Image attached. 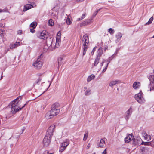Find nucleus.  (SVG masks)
Masks as SVG:
<instances>
[{
	"instance_id": "obj_1",
	"label": "nucleus",
	"mask_w": 154,
	"mask_h": 154,
	"mask_svg": "<svg viewBox=\"0 0 154 154\" xmlns=\"http://www.w3.org/2000/svg\"><path fill=\"white\" fill-rule=\"evenodd\" d=\"M21 99V96H19L16 99L11 102V105L10 106L11 108V112L13 114H14L20 110L21 109L23 108L25 106L28 104V102L27 101L26 102V104L21 108L19 107L18 106V103L19 101V99Z\"/></svg>"
},
{
	"instance_id": "obj_2",
	"label": "nucleus",
	"mask_w": 154,
	"mask_h": 154,
	"mask_svg": "<svg viewBox=\"0 0 154 154\" xmlns=\"http://www.w3.org/2000/svg\"><path fill=\"white\" fill-rule=\"evenodd\" d=\"M59 112L60 109L57 105L54 104L52 105L50 112L46 114V116L48 119H50L59 114Z\"/></svg>"
},
{
	"instance_id": "obj_3",
	"label": "nucleus",
	"mask_w": 154,
	"mask_h": 154,
	"mask_svg": "<svg viewBox=\"0 0 154 154\" xmlns=\"http://www.w3.org/2000/svg\"><path fill=\"white\" fill-rule=\"evenodd\" d=\"M89 42L88 36L87 34L84 35L83 36L82 40V43L83 45V55L84 56L86 54V52L87 50Z\"/></svg>"
},
{
	"instance_id": "obj_4",
	"label": "nucleus",
	"mask_w": 154,
	"mask_h": 154,
	"mask_svg": "<svg viewBox=\"0 0 154 154\" xmlns=\"http://www.w3.org/2000/svg\"><path fill=\"white\" fill-rule=\"evenodd\" d=\"M54 44L55 42H53V40L50 38L47 40L46 44L44 45V49L45 51L48 49L53 50L57 48L55 47Z\"/></svg>"
},
{
	"instance_id": "obj_5",
	"label": "nucleus",
	"mask_w": 154,
	"mask_h": 154,
	"mask_svg": "<svg viewBox=\"0 0 154 154\" xmlns=\"http://www.w3.org/2000/svg\"><path fill=\"white\" fill-rule=\"evenodd\" d=\"M41 57H42V54H41L40 56H39L37 59L36 61L33 64V65L34 67L37 69H40L43 65V63L41 61Z\"/></svg>"
},
{
	"instance_id": "obj_6",
	"label": "nucleus",
	"mask_w": 154,
	"mask_h": 154,
	"mask_svg": "<svg viewBox=\"0 0 154 154\" xmlns=\"http://www.w3.org/2000/svg\"><path fill=\"white\" fill-rule=\"evenodd\" d=\"M135 98L136 100L140 103H143L145 102V100L143 97L141 93H139L136 94Z\"/></svg>"
},
{
	"instance_id": "obj_7",
	"label": "nucleus",
	"mask_w": 154,
	"mask_h": 154,
	"mask_svg": "<svg viewBox=\"0 0 154 154\" xmlns=\"http://www.w3.org/2000/svg\"><path fill=\"white\" fill-rule=\"evenodd\" d=\"M51 137H50L46 135L43 140V144L44 146L47 147L49 145L51 142Z\"/></svg>"
},
{
	"instance_id": "obj_8",
	"label": "nucleus",
	"mask_w": 154,
	"mask_h": 154,
	"mask_svg": "<svg viewBox=\"0 0 154 154\" xmlns=\"http://www.w3.org/2000/svg\"><path fill=\"white\" fill-rule=\"evenodd\" d=\"M55 128V126L54 125H51L48 128L46 135L52 137L53 135V133L54 131Z\"/></svg>"
},
{
	"instance_id": "obj_9",
	"label": "nucleus",
	"mask_w": 154,
	"mask_h": 154,
	"mask_svg": "<svg viewBox=\"0 0 154 154\" xmlns=\"http://www.w3.org/2000/svg\"><path fill=\"white\" fill-rule=\"evenodd\" d=\"M61 33L60 31L58 32L56 38V42L55 47L58 48L60 44Z\"/></svg>"
},
{
	"instance_id": "obj_10",
	"label": "nucleus",
	"mask_w": 154,
	"mask_h": 154,
	"mask_svg": "<svg viewBox=\"0 0 154 154\" xmlns=\"http://www.w3.org/2000/svg\"><path fill=\"white\" fill-rule=\"evenodd\" d=\"M133 112V109L130 107L125 112V118L126 120H128L130 117Z\"/></svg>"
},
{
	"instance_id": "obj_11",
	"label": "nucleus",
	"mask_w": 154,
	"mask_h": 154,
	"mask_svg": "<svg viewBox=\"0 0 154 154\" xmlns=\"http://www.w3.org/2000/svg\"><path fill=\"white\" fill-rule=\"evenodd\" d=\"M38 37L41 39H47L48 38L47 33L45 31H43L40 33V35L38 36Z\"/></svg>"
},
{
	"instance_id": "obj_12",
	"label": "nucleus",
	"mask_w": 154,
	"mask_h": 154,
	"mask_svg": "<svg viewBox=\"0 0 154 154\" xmlns=\"http://www.w3.org/2000/svg\"><path fill=\"white\" fill-rule=\"evenodd\" d=\"M142 137L146 140H150L151 139V136L147 134L146 132L144 131H143L142 132Z\"/></svg>"
},
{
	"instance_id": "obj_13",
	"label": "nucleus",
	"mask_w": 154,
	"mask_h": 154,
	"mask_svg": "<svg viewBox=\"0 0 154 154\" xmlns=\"http://www.w3.org/2000/svg\"><path fill=\"white\" fill-rule=\"evenodd\" d=\"M97 52L98 53V55L97 56V65L98 63V61L99 59L98 58V57H100L103 54V49L101 47L99 48L98 49Z\"/></svg>"
},
{
	"instance_id": "obj_14",
	"label": "nucleus",
	"mask_w": 154,
	"mask_h": 154,
	"mask_svg": "<svg viewBox=\"0 0 154 154\" xmlns=\"http://www.w3.org/2000/svg\"><path fill=\"white\" fill-rule=\"evenodd\" d=\"M20 45V42H16L14 44H11L10 45V48L11 49H14Z\"/></svg>"
},
{
	"instance_id": "obj_15",
	"label": "nucleus",
	"mask_w": 154,
	"mask_h": 154,
	"mask_svg": "<svg viewBox=\"0 0 154 154\" xmlns=\"http://www.w3.org/2000/svg\"><path fill=\"white\" fill-rule=\"evenodd\" d=\"M33 7V6L30 4H27L24 6L23 11L25 12L27 10L30 9Z\"/></svg>"
},
{
	"instance_id": "obj_16",
	"label": "nucleus",
	"mask_w": 154,
	"mask_h": 154,
	"mask_svg": "<svg viewBox=\"0 0 154 154\" xmlns=\"http://www.w3.org/2000/svg\"><path fill=\"white\" fill-rule=\"evenodd\" d=\"M133 137L132 135L129 134L127 136L125 139V142L126 143L129 142L131 140L133 139Z\"/></svg>"
},
{
	"instance_id": "obj_17",
	"label": "nucleus",
	"mask_w": 154,
	"mask_h": 154,
	"mask_svg": "<svg viewBox=\"0 0 154 154\" xmlns=\"http://www.w3.org/2000/svg\"><path fill=\"white\" fill-rule=\"evenodd\" d=\"M121 82L119 80H113L110 82L109 83V86L112 87L115 85Z\"/></svg>"
},
{
	"instance_id": "obj_18",
	"label": "nucleus",
	"mask_w": 154,
	"mask_h": 154,
	"mask_svg": "<svg viewBox=\"0 0 154 154\" xmlns=\"http://www.w3.org/2000/svg\"><path fill=\"white\" fill-rule=\"evenodd\" d=\"M91 21V20L90 19L86 20L81 23L80 26L82 27L86 26L89 24L90 23Z\"/></svg>"
},
{
	"instance_id": "obj_19",
	"label": "nucleus",
	"mask_w": 154,
	"mask_h": 154,
	"mask_svg": "<svg viewBox=\"0 0 154 154\" xmlns=\"http://www.w3.org/2000/svg\"><path fill=\"white\" fill-rule=\"evenodd\" d=\"M149 150V148L146 147H140V150L143 153H145L147 152Z\"/></svg>"
},
{
	"instance_id": "obj_20",
	"label": "nucleus",
	"mask_w": 154,
	"mask_h": 154,
	"mask_svg": "<svg viewBox=\"0 0 154 154\" xmlns=\"http://www.w3.org/2000/svg\"><path fill=\"white\" fill-rule=\"evenodd\" d=\"M105 143L104 140L101 139L99 142V143L97 145V146L98 147H102L104 146Z\"/></svg>"
},
{
	"instance_id": "obj_21",
	"label": "nucleus",
	"mask_w": 154,
	"mask_h": 154,
	"mask_svg": "<svg viewBox=\"0 0 154 154\" xmlns=\"http://www.w3.org/2000/svg\"><path fill=\"white\" fill-rule=\"evenodd\" d=\"M69 141L68 140H66L63 143H61V145L62 146H64V148H66L69 145Z\"/></svg>"
},
{
	"instance_id": "obj_22",
	"label": "nucleus",
	"mask_w": 154,
	"mask_h": 154,
	"mask_svg": "<svg viewBox=\"0 0 154 154\" xmlns=\"http://www.w3.org/2000/svg\"><path fill=\"white\" fill-rule=\"evenodd\" d=\"M140 86V83L139 82H135L133 84V87L135 89L138 88Z\"/></svg>"
},
{
	"instance_id": "obj_23",
	"label": "nucleus",
	"mask_w": 154,
	"mask_h": 154,
	"mask_svg": "<svg viewBox=\"0 0 154 154\" xmlns=\"http://www.w3.org/2000/svg\"><path fill=\"white\" fill-rule=\"evenodd\" d=\"M37 25V22L35 21H34L31 23L30 25V27H32L33 28H35Z\"/></svg>"
},
{
	"instance_id": "obj_24",
	"label": "nucleus",
	"mask_w": 154,
	"mask_h": 154,
	"mask_svg": "<svg viewBox=\"0 0 154 154\" xmlns=\"http://www.w3.org/2000/svg\"><path fill=\"white\" fill-rule=\"evenodd\" d=\"M122 34L119 32H118L117 35H116V38L117 39V41H119L120 39H121V38L122 37Z\"/></svg>"
},
{
	"instance_id": "obj_25",
	"label": "nucleus",
	"mask_w": 154,
	"mask_h": 154,
	"mask_svg": "<svg viewBox=\"0 0 154 154\" xmlns=\"http://www.w3.org/2000/svg\"><path fill=\"white\" fill-rule=\"evenodd\" d=\"M153 19L154 18L153 16L151 17L149 19L148 21L145 23V25H149L151 24L152 22V21L153 20Z\"/></svg>"
},
{
	"instance_id": "obj_26",
	"label": "nucleus",
	"mask_w": 154,
	"mask_h": 154,
	"mask_svg": "<svg viewBox=\"0 0 154 154\" xmlns=\"http://www.w3.org/2000/svg\"><path fill=\"white\" fill-rule=\"evenodd\" d=\"M63 59L62 57H59L58 59V67L60 66L62 63V61Z\"/></svg>"
},
{
	"instance_id": "obj_27",
	"label": "nucleus",
	"mask_w": 154,
	"mask_h": 154,
	"mask_svg": "<svg viewBox=\"0 0 154 154\" xmlns=\"http://www.w3.org/2000/svg\"><path fill=\"white\" fill-rule=\"evenodd\" d=\"M48 23V25L51 26L54 25V24L53 20L51 19H50L49 20Z\"/></svg>"
},
{
	"instance_id": "obj_28",
	"label": "nucleus",
	"mask_w": 154,
	"mask_h": 154,
	"mask_svg": "<svg viewBox=\"0 0 154 154\" xmlns=\"http://www.w3.org/2000/svg\"><path fill=\"white\" fill-rule=\"evenodd\" d=\"M86 13H84L81 17V18H78L77 19V20L78 21H80V20H82L85 17V16L86 15Z\"/></svg>"
},
{
	"instance_id": "obj_29",
	"label": "nucleus",
	"mask_w": 154,
	"mask_h": 154,
	"mask_svg": "<svg viewBox=\"0 0 154 154\" xmlns=\"http://www.w3.org/2000/svg\"><path fill=\"white\" fill-rule=\"evenodd\" d=\"M88 132L87 131V132H86L85 133V134L84 135V138H83V140L84 141H85L87 138V137H88Z\"/></svg>"
},
{
	"instance_id": "obj_30",
	"label": "nucleus",
	"mask_w": 154,
	"mask_h": 154,
	"mask_svg": "<svg viewBox=\"0 0 154 154\" xmlns=\"http://www.w3.org/2000/svg\"><path fill=\"white\" fill-rule=\"evenodd\" d=\"M108 32L111 34H113L114 33L115 31L112 28H110L108 29Z\"/></svg>"
},
{
	"instance_id": "obj_31",
	"label": "nucleus",
	"mask_w": 154,
	"mask_h": 154,
	"mask_svg": "<svg viewBox=\"0 0 154 154\" xmlns=\"http://www.w3.org/2000/svg\"><path fill=\"white\" fill-rule=\"evenodd\" d=\"M42 79L40 78L38 79L35 82L34 84V85L36 84L39 85L40 84Z\"/></svg>"
},
{
	"instance_id": "obj_32",
	"label": "nucleus",
	"mask_w": 154,
	"mask_h": 154,
	"mask_svg": "<svg viewBox=\"0 0 154 154\" xmlns=\"http://www.w3.org/2000/svg\"><path fill=\"white\" fill-rule=\"evenodd\" d=\"M144 144L145 145L152 146V141L145 142L144 143Z\"/></svg>"
},
{
	"instance_id": "obj_33",
	"label": "nucleus",
	"mask_w": 154,
	"mask_h": 154,
	"mask_svg": "<svg viewBox=\"0 0 154 154\" xmlns=\"http://www.w3.org/2000/svg\"><path fill=\"white\" fill-rule=\"evenodd\" d=\"M91 93V90L89 89L87 90L85 92V95L86 96L89 95Z\"/></svg>"
},
{
	"instance_id": "obj_34",
	"label": "nucleus",
	"mask_w": 154,
	"mask_h": 154,
	"mask_svg": "<svg viewBox=\"0 0 154 154\" xmlns=\"http://www.w3.org/2000/svg\"><path fill=\"white\" fill-rule=\"evenodd\" d=\"M66 22L68 25H70L72 23L70 18L69 17H67V18Z\"/></svg>"
},
{
	"instance_id": "obj_35",
	"label": "nucleus",
	"mask_w": 154,
	"mask_h": 154,
	"mask_svg": "<svg viewBox=\"0 0 154 154\" xmlns=\"http://www.w3.org/2000/svg\"><path fill=\"white\" fill-rule=\"evenodd\" d=\"M149 79L150 81V84H151V83H153L154 82V78H149Z\"/></svg>"
},
{
	"instance_id": "obj_36",
	"label": "nucleus",
	"mask_w": 154,
	"mask_h": 154,
	"mask_svg": "<svg viewBox=\"0 0 154 154\" xmlns=\"http://www.w3.org/2000/svg\"><path fill=\"white\" fill-rule=\"evenodd\" d=\"M120 49V48H118L116 49V50L114 53L113 54H114V55L116 56V55L118 54L119 51Z\"/></svg>"
},
{
	"instance_id": "obj_37",
	"label": "nucleus",
	"mask_w": 154,
	"mask_h": 154,
	"mask_svg": "<svg viewBox=\"0 0 154 154\" xmlns=\"http://www.w3.org/2000/svg\"><path fill=\"white\" fill-rule=\"evenodd\" d=\"M65 148H64V146H62L61 145L60 148V150L61 152H62L65 149Z\"/></svg>"
},
{
	"instance_id": "obj_38",
	"label": "nucleus",
	"mask_w": 154,
	"mask_h": 154,
	"mask_svg": "<svg viewBox=\"0 0 154 154\" xmlns=\"http://www.w3.org/2000/svg\"><path fill=\"white\" fill-rule=\"evenodd\" d=\"M108 66V65H106V66H105V67L103 69V70H102V72H104L106 70Z\"/></svg>"
},
{
	"instance_id": "obj_39",
	"label": "nucleus",
	"mask_w": 154,
	"mask_h": 154,
	"mask_svg": "<svg viewBox=\"0 0 154 154\" xmlns=\"http://www.w3.org/2000/svg\"><path fill=\"white\" fill-rule=\"evenodd\" d=\"M35 29V28H32V29H30V32L32 33H34L35 32V30L34 29Z\"/></svg>"
},
{
	"instance_id": "obj_40",
	"label": "nucleus",
	"mask_w": 154,
	"mask_h": 154,
	"mask_svg": "<svg viewBox=\"0 0 154 154\" xmlns=\"http://www.w3.org/2000/svg\"><path fill=\"white\" fill-rule=\"evenodd\" d=\"M96 50V47H95L93 49L92 52H91V54L92 55H93L94 53V52Z\"/></svg>"
},
{
	"instance_id": "obj_41",
	"label": "nucleus",
	"mask_w": 154,
	"mask_h": 154,
	"mask_svg": "<svg viewBox=\"0 0 154 154\" xmlns=\"http://www.w3.org/2000/svg\"><path fill=\"white\" fill-rule=\"evenodd\" d=\"M149 87L150 88V91L152 90H154V86H152V87L151 86V85H149Z\"/></svg>"
},
{
	"instance_id": "obj_42",
	"label": "nucleus",
	"mask_w": 154,
	"mask_h": 154,
	"mask_svg": "<svg viewBox=\"0 0 154 154\" xmlns=\"http://www.w3.org/2000/svg\"><path fill=\"white\" fill-rule=\"evenodd\" d=\"M115 55H114V54H113L111 57H109V58L111 59V60H112L115 57Z\"/></svg>"
},
{
	"instance_id": "obj_43",
	"label": "nucleus",
	"mask_w": 154,
	"mask_h": 154,
	"mask_svg": "<svg viewBox=\"0 0 154 154\" xmlns=\"http://www.w3.org/2000/svg\"><path fill=\"white\" fill-rule=\"evenodd\" d=\"M115 55H114V54H113L111 57H109V58L111 59V60H112L115 57Z\"/></svg>"
},
{
	"instance_id": "obj_44",
	"label": "nucleus",
	"mask_w": 154,
	"mask_h": 154,
	"mask_svg": "<svg viewBox=\"0 0 154 154\" xmlns=\"http://www.w3.org/2000/svg\"><path fill=\"white\" fill-rule=\"evenodd\" d=\"M115 55H114V54H113L111 57H109V58L111 59V60H112L115 57Z\"/></svg>"
},
{
	"instance_id": "obj_45",
	"label": "nucleus",
	"mask_w": 154,
	"mask_h": 154,
	"mask_svg": "<svg viewBox=\"0 0 154 154\" xmlns=\"http://www.w3.org/2000/svg\"><path fill=\"white\" fill-rule=\"evenodd\" d=\"M22 32V31L21 30H19L17 31V34L19 35H20Z\"/></svg>"
},
{
	"instance_id": "obj_46",
	"label": "nucleus",
	"mask_w": 154,
	"mask_h": 154,
	"mask_svg": "<svg viewBox=\"0 0 154 154\" xmlns=\"http://www.w3.org/2000/svg\"><path fill=\"white\" fill-rule=\"evenodd\" d=\"M94 78H88L87 81L88 82H89L91 80H92Z\"/></svg>"
},
{
	"instance_id": "obj_47",
	"label": "nucleus",
	"mask_w": 154,
	"mask_h": 154,
	"mask_svg": "<svg viewBox=\"0 0 154 154\" xmlns=\"http://www.w3.org/2000/svg\"><path fill=\"white\" fill-rule=\"evenodd\" d=\"M53 78H52V79H51V80H49V81H48V82H49V86H48V88H49V87H50V85H51V82H52V81H53Z\"/></svg>"
},
{
	"instance_id": "obj_48",
	"label": "nucleus",
	"mask_w": 154,
	"mask_h": 154,
	"mask_svg": "<svg viewBox=\"0 0 154 154\" xmlns=\"http://www.w3.org/2000/svg\"><path fill=\"white\" fill-rule=\"evenodd\" d=\"M111 59H109V58H108V59L107 60V62L108 63L106 64V65H108V64L110 63L111 61Z\"/></svg>"
},
{
	"instance_id": "obj_49",
	"label": "nucleus",
	"mask_w": 154,
	"mask_h": 154,
	"mask_svg": "<svg viewBox=\"0 0 154 154\" xmlns=\"http://www.w3.org/2000/svg\"><path fill=\"white\" fill-rule=\"evenodd\" d=\"M106 149H105L103 152H102V154H106Z\"/></svg>"
},
{
	"instance_id": "obj_50",
	"label": "nucleus",
	"mask_w": 154,
	"mask_h": 154,
	"mask_svg": "<svg viewBox=\"0 0 154 154\" xmlns=\"http://www.w3.org/2000/svg\"><path fill=\"white\" fill-rule=\"evenodd\" d=\"M91 145L90 143H88L87 146L86 148L87 149H89Z\"/></svg>"
},
{
	"instance_id": "obj_51",
	"label": "nucleus",
	"mask_w": 154,
	"mask_h": 154,
	"mask_svg": "<svg viewBox=\"0 0 154 154\" xmlns=\"http://www.w3.org/2000/svg\"><path fill=\"white\" fill-rule=\"evenodd\" d=\"M48 151H45L43 153V154H48Z\"/></svg>"
},
{
	"instance_id": "obj_52",
	"label": "nucleus",
	"mask_w": 154,
	"mask_h": 154,
	"mask_svg": "<svg viewBox=\"0 0 154 154\" xmlns=\"http://www.w3.org/2000/svg\"><path fill=\"white\" fill-rule=\"evenodd\" d=\"M0 35H1L2 37V36H3L2 32V31H0Z\"/></svg>"
},
{
	"instance_id": "obj_53",
	"label": "nucleus",
	"mask_w": 154,
	"mask_h": 154,
	"mask_svg": "<svg viewBox=\"0 0 154 154\" xmlns=\"http://www.w3.org/2000/svg\"><path fill=\"white\" fill-rule=\"evenodd\" d=\"M84 0H76V1L77 2H82Z\"/></svg>"
},
{
	"instance_id": "obj_54",
	"label": "nucleus",
	"mask_w": 154,
	"mask_h": 154,
	"mask_svg": "<svg viewBox=\"0 0 154 154\" xmlns=\"http://www.w3.org/2000/svg\"><path fill=\"white\" fill-rule=\"evenodd\" d=\"M38 76H44V75H43V74H42L39 73L38 74Z\"/></svg>"
},
{
	"instance_id": "obj_55",
	"label": "nucleus",
	"mask_w": 154,
	"mask_h": 154,
	"mask_svg": "<svg viewBox=\"0 0 154 154\" xmlns=\"http://www.w3.org/2000/svg\"><path fill=\"white\" fill-rule=\"evenodd\" d=\"M88 77H95V76L94 75L92 74L89 76Z\"/></svg>"
},
{
	"instance_id": "obj_56",
	"label": "nucleus",
	"mask_w": 154,
	"mask_h": 154,
	"mask_svg": "<svg viewBox=\"0 0 154 154\" xmlns=\"http://www.w3.org/2000/svg\"><path fill=\"white\" fill-rule=\"evenodd\" d=\"M3 24L2 23H0V27L2 26Z\"/></svg>"
},
{
	"instance_id": "obj_57",
	"label": "nucleus",
	"mask_w": 154,
	"mask_h": 154,
	"mask_svg": "<svg viewBox=\"0 0 154 154\" xmlns=\"http://www.w3.org/2000/svg\"><path fill=\"white\" fill-rule=\"evenodd\" d=\"M107 47H105V48H104V50L105 51H106V49H107Z\"/></svg>"
},
{
	"instance_id": "obj_58",
	"label": "nucleus",
	"mask_w": 154,
	"mask_h": 154,
	"mask_svg": "<svg viewBox=\"0 0 154 154\" xmlns=\"http://www.w3.org/2000/svg\"><path fill=\"white\" fill-rule=\"evenodd\" d=\"M3 11V10L2 9H0V13L2 12Z\"/></svg>"
},
{
	"instance_id": "obj_59",
	"label": "nucleus",
	"mask_w": 154,
	"mask_h": 154,
	"mask_svg": "<svg viewBox=\"0 0 154 154\" xmlns=\"http://www.w3.org/2000/svg\"><path fill=\"white\" fill-rule=\"evenodd\" d=\"M100 9L97 10V13L98 12L100 11Z\"/></svg>"
},
{
	"instance_id": "obj_60",
	"label": "nucleus",
	"mask_w": 154,
	"mask_h": 154,
	"mask_svg": "<svg viewBox=\"0 0 154 154\" xmlns=\"http://www.w3.org/2000/svg\"><path fill=\"white\" fill-rule=\"evenodd\" d=\"M96 59L95 60L94 63V65H95V63H96Z\"/></svg>"
},
{
	"instance_id": "obj_61",
	"label": "nucleus",
	"mask_w": 154,
	"mask_h": 154,
	"mask_svg": "<svg viewBox=\"0 0 154 154\" xmlns=\"http://www.w3.org/2000/svg\"><path fill=\"white\" fill-rule=\"evenodd\" d=\"M149 77H152V75H149Z\"/></svg>"
},
{
	"instance_id": "obj_62",
	"label": "nucleus",
	"mask_w": 154,
	"mask_h": 154,
	"mask_svg": "<svg viewBox=\"0 0 154 154\" xmlns=\"http://www.w3.org/2000/svg\"><path fill=\"white\" fill-rule=\"evenodd\" d=\"M84 89H87V87H84Z\"/></svg>"
},
{
	"instance_id": "obj_63",
	"label": "nucleus",
	"mask_w": 154,
	"mask_h": 154,
	"mask_svg": "<svg viewBox=\"0 0 154 154\" xmlns=\"http://www.w3.org/2000/svg\"><path fill=\"white\" fill-rule=\"evenodd\" d=\"M103 62H102L101 63V65H103Z\"/></svg>"
},
{
	"instance_id": "obj_64",
	"label": "nucleus",
	"mask_w": 154,
	"mask_h": 154,
	"mask_svg": "<svg viewBox=\"0 0 154 154\" xmlns=\"http://www.w3.org/2000/svg\"><path fill=\"white\" fill-rule=\"evenodd\" d=\"M118 41H117V39L116 40V43H117V42H118Z\"/></svg>"
}]
</instances>
